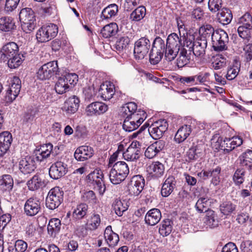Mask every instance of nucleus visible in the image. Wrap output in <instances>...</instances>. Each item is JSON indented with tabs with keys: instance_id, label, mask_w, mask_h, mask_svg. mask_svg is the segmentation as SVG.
<instances>
[{
	"instance_id": "nucleus-1",
	"label": "nucleus",
	"mask_w": 252,
	"mask_h": 252,
	"mask_svg": "<svg viewBox=\"0 0 252 252\" xmlns=\"http://www.w3.org/2000/svg\"><path fill=\"white\" fill-rule=\"evenodd\" d=\"M168 126V123L165 120H160L153 124L149 127L148 131H146L145 125L142 126L137 131L132 134V137H137L141 142H144L145 139L149 135L154 139H159L167 130Z\"/></svg>"
},
{
	"instance_id": "nucleus-2",
	"label": "nucleus",
	"mask_w": 252,
	"mask_h": 252,
	"mask_svg": "<svg viewBox=\"0 0 252 252\" xmlns=\"http://www.w3.org/2000/svg\"><path fill=\"white\" fill-rule=\"evenodd\" d=\"M19 18L23 31L27 32L32 31L35 26V16L31 8H23L19 13Z\"/></svg>"
},
{
	"instance_id": "nucleus-3",
	"label": "nucleus",
	"mask_w": 252,
	"mask_h": 252,
	"mask_svg": "<svg viewBox=\"0 0 252 252\" xmlns=\"http://www.w3.org/2000/svg\"><path fill=\"white\" fill-rule=\"evenodd\" d=\"M78 78L75 73H68L59 77L55 86L56 92L59 94H63L68 91L77 83Z\"/></svg>"
},
{
	"instance_id": "nucleus-4",
	"label": "nucleus",
	"mask_w": 252,
	"mask_h": 252,
	"mask_svg": "<svg viewBox=\"0 0 252 252\" xmlns=\"http://www.w3.org/2000/svg\"><path fill=\"white\" fill-rule=\"evenodd\" d=\"M103 177L102 171L98 169L94 170L87 177L88 184L97 190L101 195H103L106 190Z\"/></svg>"
},
{
	"instance_id": "nucleus-5",
	"label": "nucleus",
	"mask_w": 252,
	"mask_h": 252,
	"mask_svg": "<svg viewBox=\"0 0 252 252\" xmlns=\"http://www.w3.org/2000/svg\"><path fill=\"white\" fill-rule=\"evenodd\" d=\"M58 32V27L54 24L42 26L37 32L36 37L39 42H46L54 38Z\"/></svg>"
},
{
	"instance_id": "nucleus-6",
	"label": "nucleus",
	"mask_w": 252,
	"mask_h": 252,
	"mask_svg": "<svg viewBox=\"0 0 252 252\" xmlns=\"http://www.w3.org/2000/svg\"><path fill=\"white\" fill-rule=\"evenodd\" d=\"M212 47L216 51H222L227 48L228 36L227 33L223 30L216 31L212 34Z\"/></svg>"
},
{
	"instance_id": "nucleus-7",
	"label": "nucleus",
	"mask_w": 252,
	"mask_h": 252,
	"mask_svg": "<svg viewBox=\"0 0 252 252\" xmlns=\"http://www.w3.org/2000/svg\"><path fill=\"white\" fill-rule=\"evenodd\" d=\"M63 192L58 187H55L50 190L46 199V206L51 210L58 208L63 200Z\"/></svg>"
},
{
	"instance_id": "nucleus-8",
	"label": "nucleus",
	"mask_w": 252,
	"mask_h": 252,
	"mask_svg": "<svg viewBox=\"0 0 252 252\" xmlns=\"http://www.w3.org/2000/svg\"><path fill=\"white\" fill-rule=\"evenodd\" d=\"M59 72L57 61L50 62L43 64L39 68L37 72V77L41 80L51 78Z\"/></svg>"
},
{
	"instance_id": "nucleus-9",
	"label": "nucleus",
	"mask_w": 252,
	"mask_h": 252,
	"mask_svg": "<svg viewBox=\"0 0 252 252\" xmlns=\"http://www.w3.org/2000/svg\"><path fill=\"white\" fill-rule=\"evenodd\" d=\"M151 48L149 39L143 37L137 40L134 44V56L136 60H141L147 56Z\"/></svg>"
},
{
	"instance_id": "nucleus-10",
	"label": "nucleus",
	"mask_w": 252,
	"mask_h": 252,
	"mask_svg": "<svg viewBox=\"0 0 252 252\" xmlns=\"http://www.w3.org/2000/svg\"><path fill=\"white\" fill-rule=\"evenodd\" d=\"M141 143L137 141H133L126 151L123 152L124 158L130 161H136L139 159L141 150Z\"/></svg>"
},
{
	"instance_id": "nucleus-11",
	"label": "nucleus",
	"mask_w": 252,
	"mask_h": 252,
	"mask_svg": "<svg viewBox=\"0 0 252 252\" xmlns=\"http://www.w3.org/2000/svg\"><path fill=\"white\" fill-rule=\"evenodd\" d=\"M144 185L145 180L142 176H133L127 185L128 191L130 194L137 196L141 192Z\"/></svg>"
},
{
	"instance_id": "nucleus-12",
	"label": "nucleus",
	"mask_w": 252,
	"mask_h": 252,
	"mask_svg": "<svg viewBox=\"0 0 252 252\" xmlns=\"http://www.w3.org/2000/svg\"><path fill=\"white\" fill-rule=\"evenodd\" d=\"M21 90V80L16 76H14L10 81V86L5 95L6 102H12L18 95Z\"/></svg>"
},
{
	"instance_id": "nucleus-13",
	"label": "nucleus",
	"mask_w": 252,
	"mask_h": 252,
	"mask_svg": "<svg viewBox=\"0 0 252 252\" xmlns=\"http://www.w3.org/2000/svg\"><path fill=\"white\" fill-rule=\"evenodd\" d=\"M67 172V164L62 161H57L50 166L49 174L51 178L57 180L65 175Z\"/></svg>"
},
{
	"instance_id": "nucleus-14",
	"label": "nucleus",
	"mask_w": 252,
	"mask_h": 252,
	"mask_svg": "<svg viewBox=\"0 0 252 252\" xmlns=\"http://www.w3.org/2000/svg\"><path fill=\"white\" fill-rule=\"evenodd\" d=\"M41 210V203L36 198H30L24 205V212L27 216L32 217L36 214Z\"/></svg>"
},
{
	"instance_id": "nucleus-15",
	"label": "nucleus",
	"mask_w": 252,
	"mask_h": 252,
	"mask_svg": "<svg viewBox=\"0 0 252 252\" xmlns=\"http://www.w3.org/2000/svg\"><path fill=\"white\" fill-rule=\"evenodd\" d=\"M12 141V135L9 131L0 133V157H3L8 152Z\"/></svg>"
},
{
	"instance_id": "nucleus-16",
	"label": "nucleus",
	"mask_w": 252,
	"mask_h": 252,
	"mask_svg": "<svg viewBox=\"0 0 252 252\" xmlns=\"http://www.w3.org/2000/svg\"><path fill=\"white\" fill-rule=\"evenodd\" d=\"M108 106L102 102L96 101L88 105L86 108L88 116L99 115L106 112Z\"/></svg>"
},
{
	"instance_id": "nucleus-17",
	"label": "nucleus",
	"mask_w": 252,
	"mask_h": 252,
	"mask_svg": "<svg viewBox=\"0 0 252 252\" xmlns=\"http://www.w3.org/2000/svg\"><path fill=\"white\" fill-rule=\"evenodd\" d=\"M79 105L80 100L79 98L75 95H73L69 97L64 102L62 110L67 115H70L77 111Z\"/></svg>"
},
{
	"instance_id": "nucleus-18",
	"label": "nucleus",
	"mask_w": 252,
	"mask_h": 252,
	"mask_svg": "<svg viewBox=\"0 0 252 252\" xmlns=\"http://www.w3.org/2000/svg\"><path fill=\"white\" fill-rule=\"evenodd\" d=\"M35 169V161L34 158L30 156L22 158L19 162V169L24 174H30Z\"/></svg>"
},
{
	"instance_id": "nucleus-19",
	"label": "nucleus",
	"mask_w": 252,
	"mask_h": 252,
	"mask_svg": "<svg viewBox=\"0 0 252 252\" xmlns=\"http://www.w3.org/2000/svg\"><path fill=\"white\" fill-rule=\"evenodd\" d=\"M19 47L14 42H9L5 44L2 47L0 54V58L3 60L8 59L14 55L18 54Z\"/></svg>"
},
{
	"instance_id": "nucleus-20",
	"label": "nucleus",
	"mask_w": 252,
	"mask_h": 252,
	"mask_svg": "<svg viewBox=\"0 0 252 252\" xmlns=\"http://www.w3.org/2000/svg\"><path fill=\"white\" fill-rule=\"evenodd\" d=\"M94 155V150L91 147L82 146L75 151L74 156L78 161H85L91 158Z\"/></svg>"
},
{
	"instance_id": "nucleus-21",
	"label": "nucleus",
	"mask_w": 252,
	"mask_h": 252,
	"mask_svg": "<svg viewBox=\"0 0 252 252\" xmlns=\"http://www.w3.org/2000/svg\"><path fill=\"white\" fill-rule=\"evenodd\" d=\"M165 146V142L162 140L157 141L147 148L145 152V156L148 158H153L161 151Z\"/></svg>"
},
{
	"instance_id": "nucleus-22",
	"label": "nucleus",
	"mask_w": 252,
	"mask_h": 252,
	"mask_svg": "<svg viewBox=\"0 0 252 252\" xmlns=\"http://www.w3.org/2000/svg\"><path fill=\"white\" fill-rule=\"evenodd\" d=\"M147 171L151 177L158 179L163 176L164 166L159 161L153 162L147 167Z\"/></svg>"
},
{
	"instance_id": "nucleus-23",
	"label": "nucleus",
	"mask_w": 252,
	"mask_h": 252,
	"mask_svg": "<svg viewBox=\"0 0 252 252\" xmlns=\"http://www.w3.org/2000/svg\"><path fill=\"white\" fill-rule=\"evenodd\" d=\"M115 93L114 85L110 82L102 84L98 91L99 94L105 100L110 99Z\"/></svg>"
},
{
	"instance_id": "nucleus-24",
	"label": "nucleus",
	"mask_w": 252,
	"mask_h": 252,
	"mask_svg": "<svg viewBox=\"0 0 252 252\" xmlns=\"http://www.w3.org/2000/svg\"><path fill=\"white\" fill-rule=\"evenodd\" d=\"M219 222L217 215L215 212L211 209L207 210L203 219L204 226L206 228H215L218 226Z\"/></svg>"
},
{
	"instance_id": "nucleus-25",
	"label": "nucleus",
	"mask_w": 252,
	"mask_h": 252,
	"mask_svg": "<svg viewBox=\"0 0 252 252\" xmlns=\"http://www.w3.org/2000/svg\"><path fill=\"white\" fill-rule=\"evenodd\" d=\"M207 45V41L205 38H197L194 41L193 47L191 52L197 57H203L205 54V49Z\"/></svg>"
},
{
	"instance_id": "nucleus-26",
	"label": "nucleus",
	"mask_w": 252,
	"mask_h": 252,
	"mask_svg": "<svg viewBox=\"0 0 252 252\" xmlns=\"http://www.w3.org/2000/svg\"><path fill=\"white\" fill-rule=\"evenodd\" d=\"M176 181L174 176H169L164 181L161 189V194L163 197L168 196L176 187Z\"/></svg>"
},
{
	"instance_id": "nucleus-27",
	"label": "nucleus",
	"mask_w": 252,
	"mask_h": 252,
	"mask_svg": "<svg viewBox=\"0 0 252 252\" xmlns=\"http://www.w3.org/2000/svg\"><path fill=\"white\" fill-rule=\"evenodd\" d=\"M161 215L159 210L153 209L149 211L145 217V222L150 225L158 223L161 219Z\"/></svg>"
},
{
	"instance_id": "nucleus-28",
	"label": "nucleus",
	"mask_w": 252,
	"mask_h": 252,
	"mask_svg": "<svg viewBox=\"0 0 252 252\" xmlns=\"http://www.w3.org/2000/svg\"><path fill=\"white\" fill-rule=\"evenodd\" d=\"M53 145L51 143L44 144L41 146L36 153L37 160L41 162L46 159L51 155L53 150Z\"/></svg>"
},
{
	"instance_id": "nucleus-29",
	"label": "nucleus",
	"mask_w": 252,
	"mask_h": 252,
	"mask_svg": "<svg viewBox=\"0 0 252 252\" xmlns=\"http://www.w3.org/2000/svg\"><path fill=\"white\" fill-rule=\"evenodd\" d=\"M191 132V126L189 125H184L181 126L176 132L174 140L178 143L184 141L189 135Z\"/></svg>"
},
{
	"instance_id": "nucleus-30",
	"label": "nucleus",
	"mask_w": 252,
	"mask_h": 252,
	"mask_svg": "<svg viewBox=\"0 0 252 252\" xmlns=\"http://www.w3.org/2000/svg\"><path fill=\"white\" fill-rule=\"evenodd\" d=\"M104 236L107 243L110 247H115L119 241V235L112 231L111 226H108L106 228Z\"/></svg>"
},
{
	"instance_id": "nucleus-31",
	"label": "nucleus",
	"mask_w": 252,
	"mask_h": 252,
	"mask_svg": "<svg viewBox=\"0 0 252 252\" xmlns=\"http://www.w3.org/2000/svg\"><path fill=\"white\" fill-rule=\"evenodd\" d=\"M182 36H179L176 33L170 34L166 39V45L173 49L180 50L182 46Z\"/></svg>"
},
{
	"instance_id": "nucleus-32",
	"label": "nucleus",
	"mask_w": 252,
	"mask_h": 252,
	"mask_svg": "<svg viewBox=\"0 0 252 252\" xmlns=\"http://www.w3.org/2000/svg\"><path fill=\"white\" fill-rule=\"evenodd\" d=\"M203 145L193 144L187 152V156L190 160H196L203 155Z\"/></svg>"
},
{
	"instance_id": "nucleus-33",
	"label": "nucleus",
	"mask_w": 252,
	"mask_h": 252,
	"mask_svg": "<svg viewBox=\"0 0 252 252\" xmlns=\"http://www.w3.org/2000/svg\"><path fill=\"white\" fill-rule=\"evenodd\" d=\"M61 226V222L59 219L53 218L51 219L47 226L48 234L52 237H55L60 231Z\"/></svg>"
},
{
	"instance_id": "nucleus-34",
	"label": "nucleus",
	"mask_w": 252,
	"mask_h": 252,
	"mask_svg": "<svg viewBox=\"0 0 252 252\" xmlns=\"http://www.w3.org/2000/svg\"><path fill=\"white\" fill-rule=\"evenodd\" d=\"M13 185V180L10 175H4L0 179V190L3 192H10Z\"/></svg>"
},
{
	"instance_id": "nucleus-35",
	"label": "nucleus",
	"mask_w": 252,
	"mask_h": 252,
	"mask_svg": "<svg viewBox=\"0 0 252 252\" xmlns=\"http://www.w3.org/2000/svg\"><path fill=\"white\" fill-rule=\"evenodd\" d=\"M88 205L86 203H81L78 205L73 211L72 218L76 220L83 219L87 214Z\"/></svg>"
},
{
	"instance_id": "nucleus-36",
	"label": "nucleus",
	"mask_w": 252,
	"mask_h": 252,
	"mask_svg": "<svg viewBox=\"0 0 252 252\" xmlns=\"http://www.w3.org/2000/svg\"><path fill=\"white\" fill-rule=\"evenodd\" d=\"M231 11L228 8H223L218 14L219 22L223 25L230 23L232 19Z\"/></svg>"
},
{
	"instance_id": "nucleus-37",
	"label": "nucleus",
	"mask_w": 252,
	"mask_h": 252,
	"mask_svg": "<svg viewBox=\"0 0 252 252\" xmlns=\"http://www.w3.org/2000/svg\"><path fill=\"white\" fill-rule=\"evenodd\" d=\"M118 31L116 23H111L105 25L101 30V34L104 38H109L115 35Z\"/></svg>"
},
{
	"instance_id": "nucleus-38",
	"label": "nucleus",
	"mask_w": 252,
	"mask_h": 252,
	"mask_svg": "<svg viewBox=\"0 0 252 252\" xmlns=\"http://www.w3.org/2000/svg\"><path fill=\"white\" fill-rule=\"evenodd\" d=\"M15 28V22L9 17L0 18V30L3 32H10Z\"/></svg>"
},
{
	"instance_id": "nucleus-39",
	"label": "nucleus",
	"mask_w": 252,
	"mask_h": 252,
	"mask_svg": "<svg viewBox=\"0 0 252 252\" xmlns=\"http://www.w3.org/2000/svg\"><path fill=\"white\" fill-rule=\"evenodd\" d=\"M118 12V6L116 4H111L105 7L102 11L101 18L109 19L115 16Z\"/></svg>"
},
{
	"instance_id": "nucleus-40",
	"label": "nucleus",
	"mask_w": 252,
	"mask_h": 252,
	"mask_svg": "<svg viewBox=\"0 0 252 252\" xmlns=\"http://www.w3.org/2000/svg\"><path fill=\"white\" fill-rule=\"evenodd\" d=\"M172 230V222L169 219L163 220L159 227L158 232L160 235L165 237L169 235Z\"/></svg>"
},
{
	"instance_id": "nucleus-41",
	"label": "nucleus",
	"mask_w": 252,
	"mask_h": 252,
	"mask_svg": "<svg viewBox=\"0 0 252 252\" xmlns=\"http://www.w3.org/2000/svg\"><path fill=\"white\" fill-rule=\"evenodd\" d=\"M216 149L220 148L227 152L233 150L230 138H225L223 139L222 137H219L216 141Z\"/></svg>"
},
{
	"instance_id": "nucleus-42",
	"label": "nucleus",
	"mask_w": 252,
	"mask_h": 252,
	"mask_svg": "<svg viewBox=\"0 0 252 252\" xmlns=\"http://www.w3.org/2000/svg\"><path fill=\"white\" fill-rule=\"evenodd\" d=\"M100 223V216L99 214L93 213L87 220V227L91 230H94L98 228Z\"/></svg>"
},
{
	"instance_id": "nucleus-43",
	"label": "nucleus",
	"mask_w": 252,
	"mask_h": 252,
	"mask_svg": "<svg viewBox=\"0 0 252 252\" xmlns=\"http://www.w3.org/2000/svg\"><path fill=\"white\" fill-rule=\"evenodd\" d=\"M242 166L252 169V151L249 150L243 154L239 158Z\"/></svg>"
},
{
	"instance_id": "nucleus-44",
	"label": "nucleus",
	"mask_w": 252,
	"mask_h": 252,
	"mask_svg": "<svg viewBox=\"0 0 252 252\" xmlns=\"http://www.w3.org/2000/svg\"><path fill=\"white\" fill-rule=\"evenodd\" d=\"M130 39L127 36H123L118 38L115 44L116 50L119 52L126 50L128 48Z\"/></svg>"
},
{
	"instance_id": "nucleus-45",
	"label": "nucleus",
	"mask_w": 252,
	"mask_h": 252,
	"mask_svg": "<svg viewBox=\"0 0 252 252\" xmlns=\"http://www.w3.org/2000/svg\"><path fill=\"white\" fill-rule=\"evenodd\" d=\"M43 184L41 178L36 174L28 182L27 185L30 190H34L41 187Z\"/></svg>"
},
{
	"instance_id": "nucleus-46",
	"label": "nucleus",
	"mask_w": 252,
	"mask_h": 252,
	"mask_svg": "<svg viewBox=\"0 0 252 252\" xmlns=\"http://www.w3.org/2000/svg\"><path fill=\"white\" fill-rule=\"evenodd\" d=\"M216 31H214L213 27L210 25H205L201 26L199 30V34L201 36L200 38H205L207 40V38H212V34L215 33Z\"/></svg>"
},
{
	"instance_id": "nucleus-47",
	"label": "nucleus",
	"mask_w": 252,
	"mask_h": 252,
	"mask_svg": "<svg viewBox=\"0 0 252 252\" xmlns=\"http://www.w3.org/2000/svg\"><path fill=\"white\" fill-rule=\"evenodd\" d=\"M189 62V58L187 56V51L186 48H182L179 53L177 59V65L179 68H182L187 64Z\"/></svg>"
},
{
	"instance_id": "nucleus-48",
	"label": "nucleus",
	"mask_w": 252,
	"mask_h": 252,
	"mask_svg": "<svg viewBox=\"0 0 252 252\" xmlns=\"http://www.w3.org/2000/svg\"><path fill=\"white\" fill-rule=\"evenodd\" d=\"M113 168L119 173H122V176L126 177L128 175L129 170L127 164L124 161H118L115 163L113 166Z\"/></svg>"
},
{
	"instance_id": "nucleus-49",
	"label": "nucleus",
	"mask_w": 252,
	"mask_h": 252,
	"mask_svg": "<svg viewBox=\"0 0 252 252\" xmlns=\"http://www.w3.org/2000/svg\"><path fill=\"white\" fill-rule=\"evenodd\" d=\"M146 14V8L140 6L135 9L130 15V19L134 21H139L142 19Z\"/></svg>"
},
{
	"instance_id": "nucleus-50",
	"label": "nucleus",
	"mask_w": 252,
	"mask_h": 252,
	"mask_svg": "<svg viewBox=\"0 0 252 252\" xmlns=\"http://www.w3.org/2000/svg\"><path fill=\"white\" fill-rule=\"evenodd\" d=\"M112 207L115 213L119 216H122L123 213L127 209V205L125 203V206H124L121 200L118 199L114 200Z\"/></svg>"
},
{
	"instance_id": "nucleus-51",
	"label": "nucleus",
	"mask_w": 252,
	"mask_h": 252,
	"mask_svg": "<svg viewBox=\"0 0 252 252\" xmlns=\"http://www.w3.org/2000/svg\"><path fill=\"white\" fill-rule=\"evenodd\" d=\"M209 200V198L207 196L200 197L195 205L196 210L199 213H202L204 211L206 213L207 211V208L208 207Z\"/></svg>"
},
{
	"instance_id": "nucleus-52",
	"label": "nucleus",
	"mask_w": 252,
	"mask_h": 252,
	"mask_svg": "<svg viewBox=\"0 0 252 252\" xmlns=\"http://www.w3.org/2000/svg\"><path fill=\"white\" fill-rule=\"evenodd\" d=\"M128 117L136 123H138V125L140 126L146 118L147 114L144 110L139 109Z\"/></svg>"
},
{
	"instance_id": "nucleus-53",
	"label": "nucleus",
	"mask_w": 252,
	"mask_h": 252,
	"mask_svg": "<svg viewBox=\"0 0 252 252\" xmlns=\"http://www.w3.org/2000/svg\"><path fill=\"white\" fill-rule=\"evenodd\" d=\"M7 61L8 67L11 69L18 68L22 63L24 59L21 57L20 54H17L9 57Z\"/></svg>"
},
{
	"instance_id": "nucleus-54",
	"label": "nucleus",
	"mask_w": 252,
	"mask_h": 252,
	"mask_svg": "<svg viewBox=\"0 0 252 252\" xmlns=\"http://www.w3.org/2000/svg\"><path fill=\"white\" fill-rule=\"evenodd\" d=\"M137 110V105L133 102H130L125 104L122 107L121 112L125 116H129Z\"/></svg>"
},
{
	"instance_id": "nucleus-55",
	"label": "nucleus",
	"mask_w": 252,
	"mask_h": 252,
	"mask_svg": "<svg viewBox=\"0 0 252 252\" xmlns=\"http://www.w3.org/2000/svg\"><path fill=\"white\" fill-rule=\"evenodd\" d=\"M126 177L122 176V173H119L114 168H112L109 173V179L111 182L114 184L117 185L124 181Z\"/></svg>"
},
{
	"instance_id": "nucleus-56",
	"label": "nucleus",
	"mask_w": 252,
	"mask_h": 252,
	"mask_svg": "<svg viewBox=\"0 0 252 252\" xmlns=\"http://www.w3.org/2000/svg\"><path fill=\"white\" fill-rule=\"evenodd\" d=\"M239 23L246 29H252V17L249 13H246L239 20Z\"/></svg>"
},
{
	"instance_id": "nucleus-57",
	"label": "nucleus",
	"mask_w": 252,
	"mask_h": 252,
	"mask_svg": "<svg viewBox=\"0 0 252 252\" xmlns=\"http://www.w3.org/2000/svg\"><path fill=\"white\" fill-rule=\"evenodd\" d=\"M138 123H136L128 116H126L123 125V129L127 132L132 131L139 127Z\"/></svg>"
},
{
	"instance_id": "nucleus-58",
	"label": "nucleus",
	"mask_w": 252,
	"mask_h": 252,
	"mask_svg": "<svg viewBox=\"0 0 252 252\" xmlns=\"http://www.w3.org/2000/svg\"><path fill=\"white\" fill-rule=\"evenodd\" d=\"M236 205L230 201L223 202L220 206V211L224 215H228L232 213L236 209Z\"/></svg>"
},
{
	"instance_id": "nucleus-59",
	"label": "nucleus",
	"mask_w": 252,
	"mask_h": 252,
	"mask_svg": "<svg viewBox=\"0 0 252 252\" xmlns=\"http://www.w3.org/2000/svg\"><path fill=\"white\" fill-rule=\"evenodd\" d=\"M82 199L84 201L93 204H95L98 202L95 194L93 190L84 192L82 195Z\"/></svg>"
},
{
	"instance_id": "nucleus-60",
	"label": "nucleus",
	"mask_w": 252,
	"mask_h": 252,
	"mask_svg": "<svg viewBox=\"0 0 252 252\" xmlns=\"http://www.w3.org/2000/svg\"><path fill=\"white\" fill-rule=\"evenodd\" d=\"M163 53L152 48L149 54V60L151 64H157L161 60Z\"/></svg>"
},
{
	"instance_id": "nucleus-61",
	"label": "nucleus",
	"mask_w": 252,
	"mask_h": 252,
	"mask_svg": "<svg viewBox=\"0 0 252 252\" xmlns=\"http://www.w3.org/2000/svg\"><path fill=\"white\" fill-rule=\"evenodd\" d=\"M179 50L173 49L170 47H167L166 45V49L164 52L165 59L168 62H171L174 60L177 57L179 52Z\"/></svg>"
},
{
	"instance_id": "nucleus-62",
	"label": "nucleus",
	"mask_w": 252,
	"mask_h": 252,
	"mask_svg": "<svg viewBox=\"0 0 252 252\" xmlns=\"http://www.w3.org/2000/svg\"><path fill=\"white\" fill-rule=\"evenodd\" d=\"M152 48L164 54L166 49L164 41L159 36L156 37L153 42Z\"/></svg>"
},
{
	"instance_id": "nucleus-63",
	"label": "nucleus",
	"mask_w": 252,
	"mask_h": 252,
	"mask_svg": "<svg viewBox=\"0 0 252 252\" xmlns=\"http://www.w3.org/2000/svg\"><path fill=\"white\" fill-rule=\"evenodd\" d=\"M245 174V171L243 169L238 168L236 170L233 177V180L236 185H240L243 183Z\"/></svg>"
},
{
	"instance_id": "nucleus-64",
	"label": "nucleus",
	"mask_w": 252,
	"mask_h": 252,
	"mask_svg": "<svg viewBox=\"0 0 252 252\" xmlns=\"http://www.w3.org/2000/svg\"><path fill=\"white\" fill-rule=\"evenodd\" d=\"M182 39V41L183 40L182 46V47H183V48H188L189 51L191 52L192 47H193L194 41H195L194 37L190 35L186 36L184 35Z\"/></svg>"
}]
</instances>
